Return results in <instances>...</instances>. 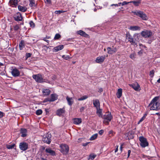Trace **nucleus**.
Masks as SVG:
<instances>
[{
  "instance_id": "51",
  "label": "nucleus",
  "mask_w": 160,
  "mask_h": 160,
  "mask_svg": "<svg viewBox=\"0 0 160 160\" xmlns=\"http://www.w3.org/2000/svg\"><path fill=\"white\" fill-rule=\"evenodd\" d=\"M31 56V54L30 53H27L26 54V57L27 58L30 57Z\"/></svg>"
},
{
  "instance_id": "16",
  "label": "nucleus",
  "mask_w": 160,
  "mask_h": 160,
  "mask_svg": "<svg viewBox=\"0 0 160 160\" xmlns=\"http://www.w3.org/2000/svg\"><path fill=\"white\" fill-rule=\"evenodd\" d=\"M105 58V56H101L98 57L95 60V62L99 63H102Z\"/></svg>"
},
{
  "instance_id": "29",
  "label": "nucleus",
  "mask_w": 160,
  "mask_h": 160,
  "mask_svg": "<svg viewBox=\"0 0 160 160\" xmlns=\"http://www.w3.org/2000/svg\"><path fill=\"white\" fill-rule=\"evenodd\" d=\"M97 114L100 117L102 118V110L100 109V108H97Z\"/></svg>"
},
{
  "instance_id": "60",
  "label": "nucleus",
  "mask_w": 160,
  "mask_h": 160,
  "mask_svg": "<svg viewBox=\"0 0 160 160\" xmlns=\"http://www.w3.org/2000/svg\"><path fill=\"white\" fill-rule=\"evenodd\" d=\"M139 45L141 47L146 48V47L145 46L143 45H142V44H139Z\"/></svg>"
},
{
  "instance_id": "47",
  "label": "nucleus",
  "mask_w": 160,
  "mask_h": 160,
  "mask_svg": "<svg viewBox=\"0 0 160 160\" xmlns=\"http://www.w3.org/2000/svg\"><path fill=\"white\" fill-rule=\"evenodd\" d=\"M122 3V5L124 6V5H127V4H128L129 3H130V2H126V1H124Z\"/></svg>"
},
{
  "instance_id": "22",
  "label": "nucleus",
  "mask_w": 160,
  "mask_h": 160,
  "mask_svg": "<svg viewBox=\"0 0 160 160\" xmlns=\"http://www.w3.org/2000/svg\"><path fill=\"white\" fill-rule=\"evenodd\" d=\"M129 29L132 31H140V28L138 26H131L128 28Z\"/></svg>"
},
{
  "instance_id": "17",
  "label": "nucleus",
  "mask_w": 160,
  "mask_h": 160,
  "mask_svg": "<svg viewBox=\"0 0 160 160\" xmlns=\"http://www.w3.org/2000/svg\"><path fill=\"white\" fill-rule=\"evenodd\" d=\"M15 20L17 21H21L22 19L21 15L19 12H18L14 17Z\"/></svg>"
},
{
  "instance_id": "37",
  "label": "nucleus",
  "mask_w": 160,
  "mask_h": 160,
  "mask_svg": "<svg viewBox=\"0 0 160 160\" xmlns=\"http://www.w3.org/2000/svg\"><path fill=\"white\" fill-rule=\"evenodd\" d=\"M15 146V144L7 145V148L8 149H11L13 148Z\"/></svg>"
},
{
  "instance_id": "5",
  "label": "nucleus",
  "mask_w": 160,
  "mask_h": 160,
  "mask_svg": "<svg viewBox=\"0 0 160 160\" xmlns=\"http://www.w3.org/2000/svg\"><path fill=\"white\" fill-rule=\"evenodd\" d=\"M32 77L38 82L42 83L44 82L43 76L40 74L33 75Z\"/></svg>"
},
{
  "instance_id": "7",
  "label": "nucleus",
  "mask_w": 160,
  "mask_h": 160,
  "mask_svg": "<svg viewBox=\"0 0 160 160\" xmlns=\"http://www.w3.org/2000/svg\"><path fill=\"white\" fill-rule=\"evenodd\" d=\"M51 98H47L45 99L44 100L43 102H53L58 99V96L55 93L52 94L51 95Z\"/></svg>"
},
{
  "instance_id": "27",
  "label": "nucleus",
  "mask_w": 160,
  "mask_h": 160,
  "mask_svg": "<svg viewBox=\"0 0 160 160\" xmlns=\"http://www.w3.org/2000/svg\"><path fill=\"white\" fill-rule=\"evenodd\" d=\"M122 89L121 88L118 89L116 94L117 98H120L122 96Z\"/></svg>"
},
{
  "instance_id": "42",
  "label": "nucleus",
  "mask_w": 160,
  "mask_h": 160,
  "mask_svg": "<svg viewBox=\"0 0 160 160\" xmlns=\"http://www.w3.org/2000/svg\"><path fill=\"white\" fill-rule=\"evenodd\" d=\"M61 37V36L60 34L58 33H57L55 35V37H54V39L55 40H57L60 38Z\"/></svg>"
},
{
  "instance_id": "1",
  "label": "nucleus",
  "mask_w": 160,
  "mask_h": 160,
  "mask_svg": "<svg viewBox=\"0 0 160 160\" xmlns=\"http://www.w3.org/2000/svg\"><path fill=\"white\" fill-rule=\"evenodd\" d=\"M159 98L158 97L154 98L148 105L150 110H158L160 108V103L157 102Z\"/></svg>"
},
{
  "instance_id": "8",
  "label": "nucleus",
  "mask_w": 160,
  "mask_h": 160,
  "mask_svg": "<svg viewBox=\"0 0 160 160\" xmlns=\"http://www.w3.org/2000/svg\"><path fill=\"white\" fill-rule=\"evenodd\" d=\"M141 35L144 38H148L152 35V32L150 30H144L141 32Z\"/></svg>"
},
{
  "instance_id": "26",
  "label": "nucleus",
  "mask_w": 160,
  "mask_h": 160,
  "mask_svg": "<svg viewBox=\"0 0 160 160\" xmlns=\"http://www.w3.org/2000/svg\"><path fill=\"white\" fill-rule=\"evenodd\" d=\"M66 100H67L68 104L69 106H72L73 103L72 98H69L68 96L66 97Z\"/></svg>"
},
{
  "instance_id": "34",
  "label": "nucleus",
  "mask_w": 160,
  "mask_h": 160,
  "mask_svg": "<svg viewBox=\"0 0 160 160\" xmlns=\"http://www.w3.org/2000/svg\"><path fill=\"white\" fill-rule=\"evenodd\" d=\"M30 2L29 6L31 7L35 6V2L34 0H29Z\"/></svg>"
},
{
  "instance_id": "62",
  "label": "nucleus",
  "mask_w": 160,
  "mask_h": 160,
  "mask_svg": "<svg viewBox=\"0 0 160 160\" xmlns=\"http://www.w3.org/2000/svg\"><path fill=\"white\" fill-rule=\"evenodd\" d=\"M72 38H69V39H68L67 41H71V40H72Z\"/></svg>"
},
{
  "instance_id": "58",
  "label": "nucleus",
  "mask_w": 160,
  "mask_h": 160,
  "mask_svg": "<svg viewBox=\"0 0 160 160\" xmlns=\"http://www.w3.org/2000/svg\"><path fill=\"white\" fill-rule=\"evenodd\" d=\"M103 90H102V89L101 88H99V90H98V92H102V91Z\"/></svg>"
},
{
  "instance_id": "64",
  "label": "nucleus",
  "mask_w": 160,
  "mask_h": 160,
  "mask_svg": "<svg viewBox=\"0 0 160 160\" xmlns=\"http://www.w3.org/2000/svg\"><path fill=\"white\" fill-rule=\"evenodd\" d=\"M41 159L42 160H48L47 159L43 158H41Z\"/></svg>"
},
{
  "instance_id": "10",
  "label": "nucleus",
  "mask_w": 160,
  "mask_h": 160,
  "mask_svg": "<svg viewBox=\"0 0 160 160\" xmlns=\"http://www.w3.org/2000/svg\"><path fill=\"white\" fill-rule=\"evenodd\" d=\"M126 38L128 40V41L133 45H135L136 43L135 41L134 40L132 36L129 33H128L126 34Z\"/></svg>"
},
{
  "instance_id": "12",
  "label": "nucleus",
  "mask_w": 160,
  "mask_h": 160,
  "mask_svg": "<svg viewBox=\"0 0 160 160\" xmlns=\"http://www.w3.org/2000/svg\"><path fill=\"white\" fill-rule=\"evenodd\" d=\"M108 53L110 54H112L115 53L117 51V48L116 47H108L107 48Z\"/></svg>"
},
{
  "instance_id": "24",
  "label": "nucleus",
  "mask_w": 160,
  "mask_h": 160,
  "mask_svg": "<svg viewBox=\"0 0 160 160\" xmlns=\"http://www.w3.org/2000/svg\"><path fill=\"white\" fill-rule=\"evenodd\" d=\"M93 104L96 108H100V104L99 100L98 99H95L93 101Z\"/></svg>"
},
{
  "instance_id": "28",
  "label": "nucleus",
  "mask_w": 160,
  "mask_h": 160,
  "mask_svg": "<svg viewBox=\"0 0 160 160\" xmlns=\"http://www.w3.org/2000/svg\"><path fill=\"white\" fill-rule=\"evenodd\" d=\"M82 122V120L81 118H75L73 119V123L75 124H79Z\"/></svg>"
},
{
  "instance_id": "25",
  "label": "nucleus",
  "mask_w": 160,
  "mask_h": 160,
  "mask_svg": "<svg viewBox=\"0 0 160 160\" xmlns=\"http://www.w3.org/2000/svg\"><path fill=\"white\" fill-rule=\"evenodd\" d=\"M77 33L78 34L85 37H87L88 36V35L85 32L81 30L78 31L77 32Z\"/></svg>"
},
{
  "instance_id": "44",
  "label": "nucleus",
  "mask_w": 160,
  "mask_h": 160,
  "mask_svg": "<svg viewBox=\"0 0 160 160\" xmlns=\"http://www.w3.org/2000/svg\"><path fill=\"white\" fill-rule=\"evenodd\" d=\"M30 27L32 28H34L35 26V24L32 21H30L29 23Z\"/></svg>"
},
{
  "instance_id": "54",
  "label": "nucleus",
  "mask_w": 160,
  "mask_h": 160,
  "mask_svg": "<svg viewBox=\"0 0 160 160\" xmlns=\"http://www.w3.org/2000/svg\"><path fill=\"white\" fill-rule=\"evenodd\" d=\"M3 113L2 112L0 111V118H2L3 116Z\"/></svg>"
},
{
  "instance_id": "53",
  "label": "nucleus",
  "mask_w": 160,
  "mask_h": 160,
  "mask_svg": "<svg viewBox=\"0 0 160 160\" xmlns=\"http://www.w3.org/2000/svg\"><path fill=\"white\" fill-rule=\"evenodd\" d=\"M47 37L43 38V40H44V41H46L47 43H48L49 42V41L47 40Z\"/></svg>"
},
{
  "instance_id": "20",
  "label": "nucleus",
  "mask_w": 160,
  "mask_h": 160,
  "mask_svg": "<svg viewBox=\"0 0 160 160\" xmlns=\"http://www.w3.org/2000/svg\"><path fill=\"white\" fill-rule=\"evenodd\" d=\"M20 132L21 134V137H24L27 135V131L26 129L23 128H21Z\"/></svg>"
},
{
  "instance_id": "11",
  "label": "nucleus",
  "mask_w": 160,
  "mask_h": 160,
  "mask_svg": "<svg viewBox=\"0 0 160 160\" xmlns=\"http://www.w3.org/2000/svg\"><path fill=\"white\" fill-rule=\"evenodd\" d=\"M19 147L21 150L24 151L28 148V144L26 142H22L20 143Z\"/></svg>"
},
{
  "instance_id": "61",
  "label": "nucleus",
  "mask_w": 160,
  "mask_h": 160,
  "mask_svg": "<svg viewBox=\"0 0 160 160\" xmlns=\"http://www.w3.org/2000/svg\"><path fill=\"white\" fill-rule=\"evenodd\" d=\"M88 144V143H84L83 144V146H87Z\"/></svg>"
},
{
  "instance_id": "41",
  "label": "nucleus",
  "mask_w": 160,
  "mask_h": 160,
  "mask_svg": "<svg viewBox=\"0 0 160 160\" xmlns=\"http://www.w3.org/2000/svg\"><path fill=\"white\" fill-rule=\"evenodd\" d=\"M146 114H144V116L142 117V118L138 122V124H139L141 122H142L146 118Z\"/></svg>"
},
{
  "instance_id": "18",
  "label": "nucleus",
  "mask_w": 160,
  "mask_h": 160,
  "mask_svg": "<svg viewBox=\"0 0 160 160\" xmlns=\"http://www.w3.org/2000/svg\"><path fill=\"white\" fill-rule=\"evenodd\" d=\"M64 46L63 45H60L54 48L53 49V52H57L58 51L61 50L63 48Z\"/></svg>"
},
{
  "instance_id": "43",
  "label": "nucleus",
  "mask_w": 160,
  "mask_h": 160,
  "mask_svg": "<svg viewBox=\"0 0 160 160\" xmlns=\"http://www.w3.org/2000/svg\"><path fill=\"white\" fill-rule=\"evenodd\" d=\"M65 12V11H63V10H58L56 11L55 12V13L57 14H59L62 13H63L64 12Z\"/></svg>"
},
{
  "instance_id": "48",
  "label": "nucleus",
  "mask_w": 160,
  "mask_h": 160,
  "mask_svg": "<svg viewBox=\"0 0 160 160\" xmlns=\"http://www.w3.org/2000/svg\"><path fill=\"white\" fill-rule=\"evenodd\" d=\"M85 108L84 107H82L80 109V111L81 112H82Z\"/></svg>"
},
{
  "instance_id": "23",
  "label": "nucleus",
  "mask_w": 160,
  "mask_h": 160,
  "mask_svg": "<svg viewBox=\"0 0 160 160\" xmlns=\"http://www.w3.org/2000/svg\"><path fill=\"white\" fill-rule=\"evenodd\" d=\"M45 151L50 154L52 156H54L55 155V152L52 150L50 148H46L45 149Z\"/></svg>"
},
{
  "instance_id": "33",
  "label": "nucleus",
  "mask_w": 160,
  "mask_h": 160,
  "mask_svg": "<svg viewBox=\"0 0 160 160\" xmlns=\"http://www.w3.org/2000/svg\"><path fill=\"white\" fill-rule=\"evenodd\" d=\"M136 53L134 52H133L131 54H130L129 57L131 59H132V60H134L136 58Z\"/></svg>"
},
{
  "instance_id": "50",
  "label": "nucleus",
  "mask_w": 160,
  "mask_h": 160,
  "mask_svg": "<svg viewBox=\"0 0 160 160\" xmlns=\"http://www.w3.org/2000/svg\"><path fill=\"white\" fill-rule=\"evenodd\" d=\"M44 1L45 3L47 4H49L51 3V0H44Z\"/></svg>"
},
{
  "instance_id": "19",
  "label": "nucleus",
  "mask_w": 160,
  "mask_h": 160,
  "mask_svg": "<svg viewBox=\"0 0 160 160\" xmlns=\"http://www.w3.org/2000/svg\"><path fill=\"white\" fill-rule=\"evenodd\" d=\"M9 4L12 7H16L18 5V0H10Z\"/></svg>"
},
{
  "instance_id": "2",
  "label": "nucleus",
  "mask_w": 160,
  "mask_h": 160,
  "mask_svg": "<svg viewBox=\"0 0 160 160\" xmlns=\"http://www.w3.org/2000/svg\"><path fill=\"white\" fill-rule=\"evenodd\" d=\"M103 119V123L105 125H108L109 122L111 120L112 118V116L110 112H106L104 115L102 116Z\"/></svg>"
},
{
  "instance_id": "40",
  "label": "nucleus",
  "mask_w": 160,
  "mask_h": 160,
  "mask_svg": "<svg viewBox=\"0 0 160 160\" xmlns=\"http://www.w3.org/2000/svg\"><path fill=\"white\" fill-rule=\"evenodd\" d=\"M42 110L40 109L36 111V114L38 115H41L42 113Z\"/></svg>"
},
{
  "instance_id": "39",
  "label": "nucleus",
  "mask_w": 160,
  "mask_h": 160,
  "mask_svg": "<svg viewBox=\"0 0 160 160\" xmlns=\"http://www.w3.org/2000/svg\"><path fill=\"white\" fill-rule=\"evenodd\" d=\"M155 71L153 70L150 71L149 76L151 78H153L154 75Z\"/></svg>"
},
{
  "instance_id": "46",
  "label": "nucleus",
  "mask_w": 160,
  "mask_h": 160,
  "mask_svg": "<svg viewBox=\"0 0 160 160\" xmlns=\"http://www.w3.org/2000/svg\"><path fill=\"white\" fill-rule=\"evenodd\" d=\"M143 51L142 49H141L138 52V54L139 55L141 56L142 55L143 53Z\"/></svg>"
},
{
  "instance_id": "30",
  "label": "nucleus",
  "mask_w": 160,
  "mask_h": 160,
  "mask_svg": "<svg viewBox=\"0 0 160 160\" xmlns=\"http://www.w3.org/2000/svg\"><path fill=\"white\" fill-rule=\"evenodd\" d=\"M19 10L22 12H25L27 10V8L25 6H22L20 5L18 6Z\"/></svg>"
},
{
  "instance_id": "56",
  "label": "nucleus",
  "mask_w": 160,
  "mask_h": 160,
  "mask_svg": "<svg viewBox=\"0 0 160 160\" xmlns=\"http://www.w3.org/2000/svg\"><path fill=\"white\" fill-rule=\"evenodd\" d=\"M131 152V151L130 150H128V157L129 156Z\"/></svg>"
},
{
  "instance_id": "63",
  "label": "nucleus",
  "mask_w": 160,
  "mask_h": 160,
  "mask_svg": "<svg viewBox=\"0 0 160 160\" xmlns=\"http://www.w3.org/2000/svg\"><path fill=\"white\" fill-rule=\"evenodd\" d=\"M112 130L110 131L109 132V134H111L112 133Z\"/></svg>"
},
{
  "instance_id": "38",
  "label": "nucleus",
  "mask_w": 160,
  "mask_h": 160,
  "mask_svg": "<svg viewBox=\"0 0 160 160\" xmlns=\"http://www.w3.org/2000/svg\"><path fill=\"white\" fill-rule=\"evenodd\" d=\"M96 155L94 154H91L89 155L88 160H93L96 157Z\"/></svg>"
},
{
  "instance_id": "13",
  "label": "nucleus",
  "mask_w": 160,
  "mask_h": 160,
  "mask_svg": "<svg viewBox=\"0 0 160 160\" xmlns=\"http://www.w3.org/2000/svg\"><path fill=\"white\" fill-rule=\"evenodd\" d=\"M65 108L63 107L62 108L58 109L56 111V114L58 116L60 117L62 116L65 113Z\"/></svg>"
},
{
  "instance_id": "31",
  "label": "nucleus",
  "mask_w": 160,
  "mask_h": 160,
  "mask_svg": "<svg viewBox=\"0 0 160 160\" xmlns=\"http://www.w3.org/2000/svg\"><path fill=\"white\" fill-rule=\"evenodd\" d=\"M19 47L20 49L21 50L23 49V48L24 47L25 42L23 40H22L21 41L19 44Z\"/></svg>"
},
{
  "instance_id": "57",
  "label": "nucleus",
  "mask_w": 160,
  "mask_h": 160,
  "mask_svg": "<svg viewBox=\"0 0 160 160\" xmlns=\"http://www.w3.org/2000/svg\"><path fill=\"white\" fill-rule=\"evenodd\" d=\"M118 145L117 146V148H116L115 150V152H118Z\"/></svg>"
},
{
  "instance_id": "15",
  "label": "nucleus",
  "mask_w": 160,
  "mask_h": 160,
  "mask_svg": "<svg viewBox=\"0 0 160 160\" xmlns=\"http://www.w3.org/2000/svg\"><path fill=\"white\" fill-rule=\"evenodd\" d=\"M12 75L14 77H18L20 75L19 71L16 68L13 69L11 71Z\"/></svg>"
},
{
  "instance_id": "4",
  "label": "nucleus",
  "mask_w": 160,
  "mask_h": 160,
  "mask_svg": "<svg viewBox=\"0 0 160 160\" xmlns=\"http://www.w3.org/2000/svg\"><path fill=\"white\" fill-rule=\"evenodd\" d=\"M139 140L140 142V145L142 148H145L148 146L149 143L147 139L143 137H140Z\"/></svg>"
},
{
  "instance_id": "21",
  "label": "nucleus",
  "mask_w": 160,
  "mask_h": 160,
  "mask_svg": "<svg viewBox=\"0 0 160 160\" xmlns=\"http://www.w3.org/2000/svg\"><path fill=\"white\" fill-rule=\"evenodd\" d=\"M42 91L43 95L44 96H47L49 95L51 92L50 90L44 88L42 89Z\"/></svg>"
},
{
  "instance_id": "45",
  "label": "nucleus",
  "mask_w": 160,
  "mask_h": 160,
  "mask_svg": "<svg viewBox=\"0 0 160 160\" xmlns=\"http://www.w3.org/2000/svg\"><path fill=\"white\" fill-rule=\"evenodd\" d=\"M62 58H63L64 59L67 60L68 58H70L69 57V56L67 55H63L62 56Z\"/></svg>"
},
{
  "instance_id": "36",
  "label": "nucleus",
  "mask_w": 160,
  "mask_h": 160,
  "mask_svg": "<svg viewBox=\"0 0 160 160\" xmlns=\"http://www.w3.org/2000/svg\"><path fill=\"white\" fill-rule=\"evenodd\" d=\"M88 96L86 95H84L81 97L80 98L78 99V101H82L85 100L88 98Z\"/></svg>"
},
{
  "instance_id": "9",
  "label": "nucleus",
  "mask_w": 160,
  "mask_h": 160,
  "mask_svg": "<svg viewBox=\"0 0 160 160\" xmlns=\"http://www.w3.org/2000/svg\"><path fill=\"white\" fill-rule=\"evenodd\" d=\"M51 135L47 133L43 136L42 140L45 142L49 144L51 142Z\"/></svg>"
},
{
  "instance_id": "32",
  "label": "nucleus",
  "mask_w": 160,
  "mask_h": 160,
  "mask_svg": "<svg viewBox=\"0 0 160 160\" xmlns=\"http://www.w3.org/2000/svg\"><path fill=\"white\" fill-rule=\"evenodd\" d=\"M130 3H133L135 6H138L141 2V0H138V1H131L129 2Z\"/></svg>"
},
{
  "instance_id": "59",
  "label": "nucleus",
  "mask_w": 160,
  "mask_h": 160,
  "mask_svg": "<svg viewBox=\"0 0 160 160\" xmlns=\"http://www.w3.org/2000/svg\"><path fill=\"white\" fill-rule=\"evenodd\" d=\"M122 146H123V145H122V144L121 145V146H120V151H121V152L122 151Z\"/></svg>"
},
{
  "instance_id": "3",
  "label": "nucleus",
  "mask_w": 160,
  "mask_h": 160,
  "mask_svg": "<svg viewBox=\"0 0 160 160\" xmlns=\"http://www.w3.org/2000/svg\"><path fill=\"white\" fill-rule=\"evenodd\" d=\"M134 15H137L141 18L142 20H147L148 19V17L146 15L143 13L142 12L140 11H137L135 12H132Z\"/></svg>"
},
{
  "instance_id": "14",
  "label": "nucleus",
  "mask_w": 160,
  "mask_h": 160,
  "mask_svg": "<svg viewBox=\"0 0 160 160\" xmlns=\"http://www.w3.org/2000/svg\"><path fill=\"white\" fill-rule=\"evenodd\" d=\"M129 86L136 91H139L141 89L140 86L138 83L129 84Z\"/></svg>"
},
{
  "instance_id": "52",
  "label": "nucleus",
  "mask_w": 160,
  "mask_h": 160,
  "mask_svg": "<svg viewBox=\"0 0 160 160\" xmlns=\"http://www.w3.org/2000/svg\"><path fill=\"white\" fill-rule=\"evenodd\" d=\"M19 26L17 25H16L14 27V29L16 30H18L19 29Z\"/></svg>"
},
{
  "instance_id": "49",
  "label": "nucleus",
  "mask_w": 160,
  "mask_h": 160,
  "mask_svg": "<svg viewBox=\"0 0 160 160\" xmlns=\"http://www.w3.org/2000/svg\"><path fill=\"white\" fill-rule=\"evenodd\" d=\"M104 132V131L103 130H101L99 131L98 133L100 135H102Z\"/></svg>"
},
{
  "instance_id": "35",
  "label": "nucleus",
  "mask_w": 160,
  "mask_h": 160,
  "mask_svg": "<svg viewBox=\"0 0 160 160\" xmlns=\"http://www.w3.org/2000/svg\"><path fill=\"white\" fill-rule=\"evenodd\" d=\"M98 134H95L93 135L90 138V140H93L96 139L98 137Z\"/></svg>"
},
{
  "instance_id": "55",
  "label": "nucleus",
  "mask_w": 160,
  "mask_h": 160,
  "mask_svg": "<svg viewBox=\"0 0 160 160\" xmlns=\"http://www.w3.org/2000/svg\"><path fill=\"white\" fill-rule=\"evenodd\" d=\"M115 6V7H118L119 6V5H118V4H112L111 5V6Z\"/></svg>"
},
{
  "instance_id": "6",
  "label": "nucleus",
  "mask_w": 160,
  "mask_h": 160,
  "mask_svg": "<svg viewBox=\"0 0 160 160\" xmlns=\"http://www.w3.org/2000/svg\"><path fill=\"white\" fill-rule=\"evenodd\" d=\"M60 151L63 154H67L69 150V148L68 145L65 144H62L60 145Z\"/></svg>"
}]
</instances>
